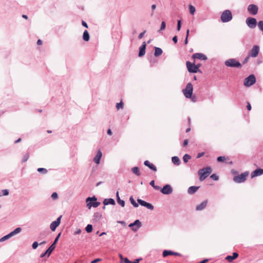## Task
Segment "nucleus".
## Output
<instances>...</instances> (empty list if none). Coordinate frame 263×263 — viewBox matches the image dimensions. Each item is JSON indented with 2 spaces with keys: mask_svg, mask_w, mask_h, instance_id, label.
Here are the masks:
<instances>
[{
  "mask_svg": "<svg viewBox=\"0 0 263 263\" xmlns=\"http://www.w3.org/2000/svg\"><path fill=\"white\" fill-rule=\"evenodd\" d=\"M212 171V168L210 166H207L199 170L198 173L199 176L200 181H201L205 179L211 174Z\"/></svg>",
  "mask_w": 263,
  "mask_h": 263,
  "instance_id": "f257e3e1",
  "label": "nucleus"
},
{
  "mask_svg": "<svg viewBox=\"0 0 263 263\" xmlns=\"http://www.w3.org/2000/svg\"><path fill=\"white\" fill-rule=\"evenodd\" d=\"M226 66L229 67H236L240 68L242 67L241 64L239 62L236 60L235 59H230L226 60L224 62Z\"/></svg>",
  "mask_w": 263,
  "mask_h": 263,
  "instance_id": "f03ea898",
  "label": "nucleus"
},
{
  "mask_svg": "<svg viewBox=\"0 0 263 263\" xmlns=\"http://www.w3.org/2000/svg\"><path fill=\"white\" fill-rule=\"evenodd\" d=\"M87 206L89 209H90L91 207L97 208L100 204V202L97 201V199L96 197H88L86 199Z\"/></svg>",
  "mask_w": 263,
  "mask_h": 263,
  "instance_id": "7ed1b4c3",
  "label": "nucleus"
},
{
  "mask_svg": "<svg viewBox=\"0 0 263 263\" xmlns=\"http://www.w3.org/2000/svg\"><path fill=\"white\" fill-rule=\"evenodd\" d=\"M232 14L230 10H226L221 14L220 19L222 22L227 23L232 19Z\"/></svg>",
  "mask_w": 263,
  "mask_h": 263,
  "instance_id": "20e7f679",
  "label": "nucleus"
},
{
  "mask_svg": "<svg viewBox=\"0 0 263 263\" xmlns=\"http://www.w3.org/2000/svg\"><path fill=\"white\" fill-rule=\"evenodd\" d=\"M249 175L248 172H245L243 173H241L240 175L235 176L233 177V181L237 183H241L244 182L246 179L247 177Z\"/></svg>",
  "mask_w": 263,
  "mask_h": 263,
  "instance_id": "39448f33",
  "label": "nucleus"
},
{
  "mask_svg": "<svg viewBox=\"0 0 263 263\" xmlns=\"http://www.w3.org/2000/svg\"><path fill=\"white\" fill-rule=\"evenodd\" d=\"M193 87L191 83L187 84L185 89L183 90L184 96L188 99L191 98L193 95Z\"/></svg>",
  "mask_w": 263,
  "mask_h": 263,
  "instance_id": "423d86ee",
  "label": "nucleus"
},
{
  "mask_svg": "<svg viewBox=\"0 0 263 263\" xmlns=\"http://www.w3.org/2000/svg\"><path fill=\"white\" fill-rule=\"evenodd\" d=\"M256 82V78L254 74H251L247 77L244 81V85L247 87L251 86Z\"/></svg>",
  "mask_w": 263,
  "mask_h": 263,
  "instance_id": "0eeeda50",
  "label": "nucleus"
},
{
  "mask_svg": "<svg viewBox=\"0 0 263 263\" xmlns=\"http://www.w3.org/2000/svg\"><path fill=\"white\" fill-rule=\"evenodd\" d=\"M246 22L248 26L251 29L255 28L257 24L256 18L254 17H248Z\"/></svg>",
  "mask_w": 263,
  "mask_h": 263,
  "instance_id": "6e6552de",
  "label": "nucleus"
},
{
  "mask_svg": "<svg viewBox=\"0 0 263 263\" xmlns=\"http://www.w3.org/2000/svg\"><path fill=\"white\" fill-rule=\"evenodd\" d=\"M186 67L188 71L191 73H197V67L196 66L195 64V61L194 63H191L190 61H187L186 62Z\"/></svg>",
  "mask_w": 263,
  "mask_h": 263,
  "instance_id": "1a4fd4ad",
  "label": "nucleus"
},
{
  "mask_svg": "<svg viewBox=\"0 0 263 263\" xmlns=\"http://www.w3.org/2000/svg\"><path fill=\"white\" fill-rule=\"evenodd\" d=\"M160 192L164 195H170L173 192V188L171 185L167 184L161 189Z\"/></svg>",
  "mask_w": 263,
  "mask_h": 263,
  "instance_id": "9d476101",
  "label": "nucleus"
},
{
  "mask_svg": "<svg viewBox=\"0 0 263 263\" xmlns=\"http://www.w3.org/2000/svg\"><path fill=\"white\" fill-rule=\"evenodd\" d=\"M141 222L139 220L137 219L134 222L130 223L128 227L132 228V229L133 231L136 232L141 227Z\"/></svg>",
  "mask_w": 263,
  "mask_h": 263,
  "instance_id": "9b49d317",
  "label": "nucleus"
},
{
  "mask_svg": "<svg viewBox=\"0 0 263 263\" xmlns=\"http://www.w3.org/2000/svg\"><path fill=\"white\" fill-rule=\"evenodd\" d=\"M248 11L252 15H256L258 10V7L255 4H250L248 6Z\"/></svg>",
  "mask_w": 263,
  "mask_h": 263,
  "instance_id": "f8f14e48",
  "label": "nucleus"
},
{
  "mask_svg": "<svg viewBox=\"0 0 263 263\" xmlns=\"http://www.w3.org/2000/svg\"><path fill=\"white\" fill-rule=\"evenodd\" d=\"M62 216H60L56 220L52 222L50 225V228L52 231H54L60 225Z\"/></svg>",
  "mask_w": 263,
  "mask_h": 263,
  "instance_id": "ddd939ff",
  "label": "nucleus"
},
{
  "mask_svg": "<svg viewBox=\"0 0 263 263\" xmlns=\"http://www.w3.org/2000/svg\"><path fill=\"white\" fill-rule=\"evenodd\" d=\"M137 201L138 203L141 206H144L150 210H153L154 208V206L152 204L148 203L141 199L138 198L137 199Z\"/></svg>",
  "mask_w": 263,
  "mask_h": 263,
  "instance_id": "4468645a",
  "label": "nucleus"
},
{
  "mask_svg": "<svg viewBox=\"0 0 263 263\" xmlns=\"http://www.w3.org/2000/svg\"><path fill=\"white\" fill-rule=\"evenodd\" d=\"M259 52V47L258 45H254L250 51L249 55L253 58L256 57Z\"/></svg>",
  "mask_w": 263,
  "mask_h": 263,
  "instance_id": "2eb2a0df",
  "label": "nucleus"
},
{
  "mask_svg": "<svg viewBox=\"0 0 263 263\" xmlns=\"http://www.w3.org/2000/svg\"><path fill=\"white\" fill-rule=\"evenodd\" d=\"M262 175H263V169L261 168H257L252 172L251 174V178H253Z\"/></svg>",
  "mask_w": 263,
  "mask_h": 263,
  "instance_id": "dca6fc26",
  "label": "nucleus"
},
{
  "mask_svg": "<svg viewBox=\"0 0 263 263\" xmlns=\"http://www.w3.org/2000/svg\"><path fill=\"white\" fill-rule=\"evenodd\" d=\"M146 47V43L145 42H143L142 44L139 47V51L138 56L141 57L143 56L145 53V50Z\"/></svg>",
  "mask_w": 263,
  "mask_h": 263,
  "instance_id": "f3484780",
  "label": "nucleus"
},
{
  "mask_svg": "<svg viewBox=\"0 0 263 263\" xmlns=\"http://www.w3.org/2000/svg\"><path fill=\"white\" fill-rule=\"evenodd\" d=\"M193 58L194 59H198L200 60L205 61L207 60V57L205 55L201 53H194L193 56Z\"/></svg>",
  "mask_w": 263,
  "mask_h": 263,
  "instance_id": "a211bd4d",
  "label": "nucleus"
},
{
  "mask_svg": "<svg viewBox=\"0 0 263 263\" xmlns=\"http://www.w3.org/2000/svg\"><path fill=\"white\" fill-rule=\"evenodd\" d=\"M102 156V153L100 149H99L97 152V155L93 158V161L97 164H99L100 160Z\"/></svg>",
  "mask_w": 263,
  "mask_h": 263,
  "instance_id": "6ab92c4d",
  "label": "nucleus"
},
{
  "mask_svg": "<svg viewBox=\"0 0 263 263\" xmlns=\"http://www.w3.org/2000/svg\"><path fill=\"white\" fill-rule=\"evenodd\" d=\"M208 201L204 200L200 204L197 205L196 207V211H201L203 210L207 205Z\"/></svg>",
  "mask_w": 263,
  "mask_h": 263,
  "instance_id": "aec40b11",
  "label": "nucleus"
},
{
  "mask_svg": "<svg viewBox=\"0 0 263 263\" xmlns=\"http://www.w3.org/2000/svg\"><path fill=\"white\" fill-rule=\"evenodd\" d=\"M144 164L154 172H156L157 170V167L153 163H150L148 160H145L144 162Z\"/></svg>",
  "mask_w": 263,
  "mask_h": 263,
  "instance_id": "412c9836",
  "label": "nucleus"
},
{
  "mask_svg": "<svg viewBox=\"0 0 263 263\" xmlns=\"http://www.w3.org/2000/svg\"><path fill=\"white\" fill-rule=\"evenodd\" d=\"M238 256V254L236 252H234L233 255H228L226 257V259L229 262H232L234 259H236Z\"/></svg>",
  "mask_w": 263,
  "mask_h": 263,
  "instance_id": "4be33fe9",
  "label": "nucleus"
},
{
  "mask_svg": "<svg viewBox=\"0 0 263 263\" xmlns=\"http://www.w3.org/2000/svg\"><path fill=\"white\" fill-rule=\"evenodd\" d=\"M103 203L104 204V205L108 204L115 205V201L112 198H106L104 200Z\"/></svg>",
  "mask_w": 263,
  "mask_h": 263,
  "instance_id": "5701e85b",
  "label": "nucleus"
},
{
  "mask_svg": "<svg viewBox=\"0 0 263 263\" xmlns=\"http://www.w3.org/2000/svg\"><path fill=\"white\" fill-rule=\"evenodd\" d=\"M199 188V186H191L189 187L187 190V192L190 194H193L195 193Z\"/></svg>",
  "mask_w": 263,
  "mask_h": 263,
  "instance_id": "b1692460",
  "label": "nucleus"
},
{
  "mask_svg": "<svg viewBox=\"0 0 263 263\" xmlns=\"http://www.w3.org/2000/svg\"><path fill=\"white\" fill-rule=\"evenodd\" d=\"M155 52L154 56L155 57H158L162 54L163 51L162 49L159 47H155Z\"/></svg>",
  "mask_w": 263,
  "mask_h": 263,
  "instance_id": "393cba45",
  "label": "nucleus"
},
{
  "mask_svg": "<svg viewBox=\"0 0 263 263\" xmlns=\"http://www.w3.org/2000/svg\"><path fill=\"white\" fill-rule=\"evenodd\" d=\"M172 161L174 164L179 165L181 163L180 160L177 156H173L172 157Z\"/></svg>",
  "mask_w": 263,
  "mask_h": 263,
  "instance_id": "a878e982",
  "label": "nucleus"
},
{
  "mask_svg": "<svg viewBox=\"0 0 263 263\" xmlns=\"http://www.w3.org/2000/svg\"><path fill=\"white\" fill-rule=\"evenodd\" d=\"M55 247L53 246L52 244L47 249V250L45 251V253H47V257H48L52 252V251L54 250Z\"/></svg>",
  "mask_w": 263,
  "mask_h": 263,
  "instance_id": "bb28decb",
  "label": "nucleus"
},
{
  "mask_svg": "<svg viewBox=\"0 0 263 263\" xmlns=\"http://www.w3.org/2000/svg\"><path fill=\"white\" fill-rule=\"evenodd\" d=\"M22 231V228L20 227H18L14 229L13 231L9 233V235H10L11 237L14 236L15 235L18 234Z\"/></svg>",
  "mask_w": 263,
  "mask_h": 263,
  "instance_id": "cd10ccee",
  "label": "nucleus"
},
{
  "mask_svg": "<svg viewBox=\"0 0 263 263\" xmlns=\"http://www.w3.org/2000/svg\"><path fill=\"white\" fill-rule=\"evenodd\" d=\"M83 39L85 41H88L90 39L89 34L87 30H85L83 34Z\"/></svg>",
  "mask_w": 263,
  "mask_h": 263,
  "instance_id": "c85d7f7f",
  "label": "nucleus"
},
{
  "mask_svg": "<svg viewBox=\"0 0 263 263\" xmlns=\"http://www.w3.org/2000/svg\"><path fill=\"white\" fill-rule=\"evenodd\" d=\"M173 251L171 250H164L163 251L162 255L163 257H166L168 255H173Z\"/></svg>",
  "mask_w": 263,
  "mask_h": 263,
  "instance_id": "c756f323",
  "label": "nucleus"
},
{
  "mask_svg": "<svg viewBox=\"0 0 263 263\" xmlns=\"http://www.w3.org/2000/svg\"><path fill=\"white\" fill-rule=\"evenodd\" d=\"M132 171L134 174L138 176H139L140 175V172L139 170V168L138 167H134L132 168Z\"/></svg>",
  "mask_w": 263,
  "mask_h": 263,
  "instance_id": "7c9ffc66",
  "label": "nucleus"
},
{
  "mask_svg": "<svg viewBox=\"0 0 263 263\" xmlns=\"http://www.w3.org/2000/svg\"><path fill=\"white\" fill-rule=\"evenodd\" d=\"M129 200H130V203H132V204L135 208H137L139 206V203L138 202L137 203L136 202V201L135 200V199H134V198L133 197V196H130V198H129Z\"/></svg>",
  "mask_w": 263,
  "mask_h": 263,
  "instance_id": "2f4dec72",
  "label": "nucleus"
},
{
  "mask_svg": "<svg viewBox=\"0 0 263 263\" xmlns=\"http://www.w3.org/2000/svg\"><path fill=\"white\" fill-rule=\"evenodd\" d=\"M101 217V214L99 212H96L93 214V219L95 220L96 221L99 220Z\"/></svg>",
  "mask_w": 263,
  "mask_h": 263,
  "instance_id": "473e14b6",
  "label": "nucleus"
},
{
  "mask_svg": "<svg viewBox=\"0 0 263 263\" xmlns=\"http://www.w3.org/2000/svg\"><path fill=\"white\" fill-rule=\"evenodd\" d=\"M92 230H93V227L90 224H87L85 228L86 231L88 233H91L92 231Z\"/></svg>",
  "mask_w": 263,
  "mask_h": 263,
  "instance_id": "72a5a7b5",
  "label": "nucleus"
},
{
  "mask_svg": "<svg viewBox=\"0 0 263 263\" xmlns=\"http://www.w3.org/2000/svg\"><path fill=\"white\" fill-rule=\"evenodd\" d=\"M37 171L39 173H41L43 174H46L47 173L48 171L47 169L43 167H40L37 169Z\"/></svg>",
  "mask_w": 263,
  "mask_h": 263,
  "instance_id": "f704fd0d",
  "label": "nucleus"
},
{
  "mask_svg": "<svg viewBox=\"0 0 263 263\" xmlns=\"http://www.w3.org/2000/svg\"><path fill=\"white\" fill-rule=\"evenodd\" d=\"M191 158V157L188 154H185L183 157V160L184 163H186Z\"/></svg>",
  "mask_w": 263,
  "mask_h": 263,
  "instance_id": "c9c22d12",
  "label": "nucleus"
},
{
  "mask_svg": "<svg viewBox=\"0 0 263 263\" xmlns=\"http://www.w3.org/2000/svg\"><path fill=\"white\" fill-rule=\"evenodd\" d=\"M29 158V153H27L25 155H24L23 156V158L22 160V162L24 163V162H26L28 160Z\"/></svg>",
  "mask_w": 263,
  "mask_h": 263,
  "instance_id": "e433bc0d",
  "label": "nucleus"
},
{
  "mask_svg": "<svg viewBox=\"0 0 263 263\" xmlns=\"http://www.w3.org/2000/svg\"><path fill=\"white\" fill-rule=\"evenodd\" d=\"M11 237L10 236V235H9V234L3 236V237H2L1 239H0V242H3V241H4L7 239H8L9 238H10Z\"/></svg>",
  "mask_w": 263,
  "mask_h": 263,
  "instance_id": "4c0bfd02",
  "label": "nucleus"
},
{
  "mask_svg": "<svg viewBox=\"0 0 263 263\" xmlns=\"http://www.w3.org/2000/svg\"><path fill=\"white\" fill-rule=\"evenodd\" d=\"M117 201L122 207H124L125 206V201L123 200H121L120 198H119L117 199Z\"/></svg>",
  "mask_w": 263,
  "mask_h": 263,
  "instance_id": "58836bf2",
  "label": "nucleus"
},
{
  "mask_svg": "<svg viewBox=\"0 0 263 263\" xmlns=\"http://www.w3.org/2000/svg\"><path fill=\"white\" fill-rule=\"evenodd\" d=\"M189 10H190V12L191 13V14H194L196 11L195 7H194L192 5L189 6Z\"/></svg>",
  "mask_w": 263,
  "mask_h": 263,
  "instance_id": "ea45409f",
  "label": "nucleus"
},
{
  "mask_svg": "<svg viewBox=\"0 0 263 263\" xmlns=\"http://www.w3.org/2000/svg\"><path fill=\"white\" fill-rule=\"evenodd\" d=\"M257 24L259 29L262 31L263 33V21H259Z\"/></svg>",
  "mask_w": 263,
  "mask_h": 263,
  "instance_id": "a19ab883",
  "label": "nucleus"
},
{
  "mask_svg": "<svg viewBox=\"0 0 263 263\" xmlns=\"http://www.w3.org/2000/svg\"><path fill=\"white\" fill-rule=\"evenodd\" d=\"M166 27V23L164 21H162L161 24L160 28L159 30V31H162L165 29Z\"/></svg>",
  "mask_w": 263,
  "mask_h": 263,
  "instance_id": "79ce46f5",
  "label": "nucleus"
},
{
  "mask_svg": "<svg viewBox=\"0 0 263 263\" xmlns=\"http://www.w3.org/2000/svg\"><path fill=\"white\" fill-rule=\"evenodd\" d=\"M210 178L214 181H217L219 179V177L216 174H212Z\"/></svg>",
  "mask_w": 263,
  "mask_h": 263,
  "instance_id": "37998d69",
  "label": "nucleus"
},
{
  "mask_svg": "<svg viewBox=\"0 0 263 263\" xmlns=\"http://www.w3.org/2000/svg\"><path fill=\"white\" fill-rule=\"evenodd\" d=\"M218 162H223L226 160V157L224 156H219L217 158Z\"/></svg>",
  "mask_w": 263,
  "mask_h": 263,
  "instance_id": "c03bdc74",
  "label": "nucleus"
},
{
  "mask_svg": "<svg viewBox=\"0 0 263 263\" xmlns=\"http://www.w3.org/2000/svg\"><path fill=\"white\" fill-rule=\"evenodd\" d=\"M181 28V21L180 20L177 21V30L179 31Z\"/></svg>",
  "mask_w": 263,
  "mask_h": 263,
  "instance_id": "a18cd8bd",
  "label": "nucleus"
},
{
  "mask_svg": "<svg viewBox=\"0 0 263 263\" xmlns=\"http://www.w3.org/2000/svg\"><path fill=\"white\" fill-rule=\"evenodd\" d=\"M123 107V103L122 101L119 103H117L116 104V108L117 109H119L120 108H122Z\"/></svg>",
  "mask_w": 263,
  "mask_h": 263,
  "instance_id": "49530a36",
  "label": "nucleus"
},
{
  "mask_svg": "<svg viewBox=\"0 0 263 263\" xmlns=\"http://www.w3.org/2000/svg\"><path fill=\"white\" fill-rule=\"evenodd\" d=\"M61 235V233H60L57 236V237H55V238L54 239V240L53 241V242L52 243L53 246H54L55 247V245L57 244V243L58 242V240H59V237Z\"/></svg>",
  "mask_w": 263,
  "mask_h": 263,
  "instance_id": "de8ad7c7",
  "label": "nucleus"
},
{
  "mask_svg": "<svg viewBox=\"0 0 263 263\" xmlns=\"http://www.w3.org/2000/svg\"><path fill=\"white\" fill-rule=\"evenodd\" d=\"M51 197L53 200H56L58 198V195L56 192H53L51 196Z\"/></svg>",
  "mask_w": 263,
  "mask_h": 263,
  "instance_id": "09e8293b",
  "label": "nucleus"
},
{
  "mask_svg": "<svg viewBox=\"0 0 263 263\" xmlns=\"http://www.w3.org/2000/svg\"><path fill=\"white\" fill-rule=\"evenodd\" d=\"M9 190L7 189H5L2 190V194L3 196H7L9 194Z\"/></svg>",
  "mask_w": 263,
  "mask_h": 263,
  "instance_id": "8fccbe9b",
  "label": "nucleus"
},
{
  "mask_svg": "<svg viewBox=\"0 0 263 263\" xmlns=\"http://www.w3.org/2000/svg\"><path fill=\"white\" fill-rule=\"evenodd\" d=\"M38 246V242L37 241H34L32 245V247L33 249H36L37 248Z\"/></svg>",
  "mask_w": 263,
  "mask_h": 263,
  "instance_id": "3c124183",
  "label": "nucleus"
},
{
  "mask_svg": "<svg viewBox=\"0 0 263 263\" xmlns=\"http://www.w3.org/2000/svg\"><path fill=\"white\" fill-rule=\"evenodd\" d=\"M145 32H146V30H144L142 32L140 33L139 34V35H138V39H141L143 37V36H144V34L145 33Z\"/></svg>",
  "mask_w": 263,
  "mask_h": 263,
  "instance_id": "603ef678",
  "label": "nucleus"
},
{
  "mask_svg": "<svg viewBox=\"0 0 263 263\" xmlns=\"http://www.w3.org/2000/svg\"><path fill=\"white\" fill-rule=\"evenodd\" d=\"M204 152L199 153L198 154H197L196 158H200V157H202L204 155Z\"/></svg>",
  "mask_w": 263,
  "mask_h": 263,
  "instance_id": "864d4df0",
  "label": "nucleus"
},
{
  "mask_svg": "<svg viewBox=\"0 0 263 263\" xmlns=\"http://www.w3.org/2000/svg\"><path fill=\"white\" fill-rule=\"evenodd\" d=\"M172 41H173V42L175 43V44H176L177 43V41H178V38H177V36L175 35L174 36L173 39H172Z\"/></svg>",
  "mask_w": 263,
  "mask_h": 263,
  "instance_id": "5fc2aeb1",
  "label": "nucleus"
},
{
  "mask_svg": "<svg viewBox=\"0 0 263 263\" xmlns=\"http://www.w3.org/2000/svg\"><path fill=\"white\" fill-rule=\"evenodd\" d=\"M101 258H96V259H94V260H92V261H91V263H97V262H99V261H101Z\"/></svg>",
  "mask_w": 263,
  "mask_h": 263,
  "instance_id": "6e6d98bb",
  "label": "nucleus"
},
{
  "mask_svg": "<svg viewBox=\"0 0 263 263\" xmlns=\"http://www.w3.org/2000/svg\"><path fill=\"white\" fill-rule=\"evenodd\" d=\"M247 108L249 111L251 110L252 108L251 105L249 102H247Z\"/></svg>",
  "mask_w": 263,
  "mask_h": 263,
  "instance_id": "4d7b16f0",
  "label": "nucleus"
},
{
  "mask_svg": "<svg viewBox=\"0 0 263 263\" xmlns=\"http://www.w3.org/2000/svg\"><path fill=\"white\" fill-rule=\"evenodd\" d=\"M81 232V230L80 229H77L76 231L74 232V235H78L80 234Z\"/></svg>",
  "mask_w": 263,
  "mask_h": 263,
  "instance_id": "13d9d810",
  "label": "nucleus"
},
{
  "mask_svg": "<svg viewBox=\"0 0 263 263\" xmlns=\"http://www.w3.org/2000/svg\"><path fill=\"white\" fill-rule=\"evenodd\" d=\"M250 56L249 55L248 56H247V57L244 59V60H243V64H245V63H247V62H248V60H249V58H250Z\"/></svg>",
  "mask_w": 263,
  "mask_h": 263,
  "instance_id": "bf43d9fd",
  "label": "nucleus"
},
{
  "mask_svg": "<svg viewBox=\"0 0 263 263\" xmlns=\"http://www.w3.org/2000/svg\"><path fill=\"white\" fill-rule=\"evenodd\" d=\"M82 25L83 26H84V27L87 28H88V25H87V24L86 23V22L84 21H82Z\"/></svg>",
  "mask_w": 263,
  "mask_h": 263,
  "instance_id": "052dcab7",
  "label": "nucleus"
},
{
  "mask_svg": "<svg viewBox=\"0 0 263 263\" xmlns=\"http://www.w3.org/2000/svg\"><path fill=\"white\" fill-rule=\"evenodd\" d=\"M188 143H189V141L187 139L184 140L183 141V146H186L188 144Z\"/></svg>",
  "mask_w": 263,
  "mask_h": 263,
  "instance_id": "680f3d73",
  "label": "nucleus"
},
{
  "mask_svg": "<svg viewBox=\"0 0 263 263\" xmlns=\"http://www.w3.org/2000/svg\"><path fill=\"white\" fill-rule=\"evenodd\" d=\"M124 262L125 263H132V261H130L127 258H125L124 259Z\"/></svg>",
  "mask_w": 263,
  "mask_h": 263,
  "instance_id": "e2e57ef3",
  "label": "nucleus"
},
{
  "mask_svg": "<svg viewBox=\"0 0 263 263\" xmlns=\"http://www.w3.org/2000/svg\"><path fill=\"white\" fill-rule=\"evenodd\" d=\"M142 260V258H138L135 260H134V261H132V263H139L140 260Z\"/></svg>",
  "mask_w": 263,
  "mask_h": 263,
  "instance_id": "0e129e2a",
  "label": "nucleus"
},
{
  "mask_svg": "<svg viewBox=\"0 0 263 263\" xmlns=\"http://www.w3.org/2000/svg\"><path fill=\"white\" fill-rule=\"evenodd\" d=\"M153 188L156 190H160L161 188H160V186L158 185H155V186L153 187Z\"/></svg>",
  "mask_w": 263,
  "mask_h": 263,
  "instance_id": "69168bd1",
  "label": "nucleus"
},
{
  "mask_svg": "<svg viewBox=\"0 0 263 263\" xmlns=\"http://www.w3.org/2000/svg\"><path fill=\"white\" fill-rule=\"evenodd\" d=\"M173 255L181 256V254L178 252H173Z\"/></svg>",
  "mask_w": 263,
  "mask_h": 263,
  "instance_id": "338daca9",
  "label": "nucleus"
},
{
  "mask_svg": "<svg viewBox=\"0 0 263 263\" xmlns=\"http://www.w3.org/2000/svg\"><path fill=\"white\" fill-rule=\"evenodd\" d=\"M149 184L153 187L154 186H155V181L154 180H152L150 182H149Z\"/></svg>",
  "mask_w": 263,
  "mask_h": 263,
  "instance_id": "774afa93",
  "label": "nucleus"
}]
</instances>
